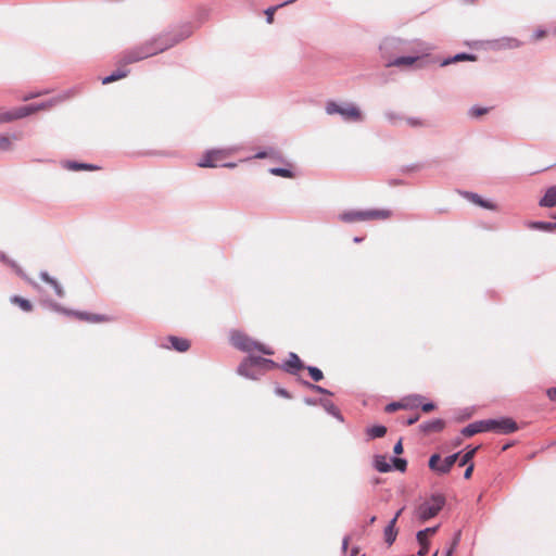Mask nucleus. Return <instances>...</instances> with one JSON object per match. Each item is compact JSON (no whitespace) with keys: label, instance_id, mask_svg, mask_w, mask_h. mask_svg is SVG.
<instances>
[{"label":"nucleus","instance_id":"23","mask_svg":"<svg viewBox=\"0 0 556 556\" xmlns=\"http://www.w3.org/2000/svg\"><path fill=\"white\" fill-rule=\"evenodd\" d=\"M539 205L542 207H555L556 206V185L547 188L545 194L540 200Z\"/></svg>","mask_w":556,"mask_h":556},{"label":"nucleus","instance_id":"58","mask_svg":"<svg viewBox=\"0 0 556 556\" xmlns=\"http://www.w3.org/2000/svg\"><path fill=\"white\" fill-rule=\"evenodd\" d=\"M10 260L11 258H9L4 253H0V261L8 264V261H10Z\"/></svg>","mask_w":556,"mask_h":556},{"label":"nucleus","instance_id":"3","mask_svg":"<svg viewBox=\"0 0 556 556\" xmlns=\"http://www.w3.org/2000/svg\"><path fill=\"white\" fill-rule=\"evenodd\" d=\"M325 113L329 116L339 115L343 122L359 123L364 116L357 104L349 101L328 100L325 103Z\"/></svg>","mask_w":556,"mask_h":556},{"label":"nucleus","instance_id":"61","mask_svg":"<svg viewBox=\"0 0 556 556\" xmlns=\"http://www.w3.org/2000/svg\"><path fill=\"white\" fill-rule=\"evenodd\" d=\"M375 520H376V517H375V516H372V517L369 519V523L375 522Z\"/></svg>","mask_w":556,"mask_h":556},{"label":"nucleus","instance_id":"42","mask_svg":"<svg viewBox=\"0 0 556 556\" xmlns=\"http://www.w3.org/2000/svg\"><path fill=\"white\" fill-rule=\"evenodd\" d=\"M50 286L54 289V292L59 298H63L65 295V291H64L63 287L56 279L51 281Z\"/></svg>","mask_w":556,"mask_h":556},{"label":"nucleus","instance_id":"26","mask_svg":"<svg viewBox=\"0 0 556 556\" xmlns=\"http://www.w3.org/2000/svg\"><path fill=\"white\" fill-rule=\"evenodd\" d=\"M170 348L177 352H186L190 348V343L187 339L170 336L168 337Z\"/></svg>","mask_w":556,"mask_h":556},{"label":"nucleus","instance_id":"51","mask_svg":"<svg viewBox=\"0 0 556 556\" xmlns=\"http://www.w3.org/2000/svg\"><path fill=\"white\" fill-rule=\"evenodd\" d=\"M393 452L394 454L396 455H400L403 453V444H402V440L397 441L393 447Z\"/></svg>","mask_w":556,"mask_h":556},{"label":"nucleus","instance_id":"2","mask_svg":"<svg viewBox=\"0 0 556 556\" xmlns=\"http://www.w3.org/2000/svg\"><path fill=\"white\" fill-rule=\"evenodd\" d=\"M277 367L269 358L249 355L240 363L237 374L251 380H257L266 370Z\"/></svg>","mask_w":556,"mask_h":556},{"label":"nucleus","instance_id":"49","mask_svg":"<svg viewBox=\"0 0 556 556\" xmlns=\"http://www.w3.org/2000/svg\"><path fill=\"white\" fill-rule=\"evenodd\" d=\"M39 276H40V278H41L45 282H47V283H49V285H51V281H53V280L55 279V278L51 277L47 271H41V273L39 274Z\"/></svg>","mask_w":556,"mask_h":556},{"label":"nucleus","instance_id":"28","mask_svg":"<svg viewBox=\"0 0 556 556\" xmlns=\"http://www.w3.org/2000/svg\"><path fill=\"white\" fill-rule=\"evenodd\" d=\"M460 61H476V55L469 54V53H457L454 56L444 59L440 65L441 66H447L450 64L460 62Z\"/></svg>","mask_w":556,"mask_h":556},{"label":"nucleus","instance_id":"43","mask_svg":"<svg viewBox=\"0 0 556 556\" xmlns=\"http://www.w3.org/2000/svg\"><path fill=\"white\" fill-rule=\"evenodd\" d=\"M8 265H9L12 269H14V270H15V273H16L18 276H21V277H25V275H24V273H23L22 268L18 266V264H17L15 261H13V260L8 261Z\"/></svg>","mask_w":556,"mask_h":556},{"label":"nucleus","instance_id":"31","mask_svg":"<svg viewBox=\"0 0 556 556\" xmlns=\"http://www.w3.org/2000/svg\"><path fill=\"white\" fill-rule=\"evenodd\" d=\"M528 227L535 230L553 231L556 230V223L549 222H530Z\"/></svg>","mask_w":556,"mask_h":556},{"label":"nucleus","instance_id":"38","mask_svg":"<svg viewBox=\"0 0 556 556\" xmlns=\"http://www.w3.org/2000/svg\"><path fill=\"white\" fill-rule=\"evenodd\" d=\"M311 376V378L314 380V381H320L324 379V374L323 371L318 368V367H315V366H307L305 367Z\"/></svg>","mask_w":556,"mask_h":556},{"label":"nucleus","instance_id":"41","mask_svg":"<svg viewBox=\"0 0 556 556\" xmlns=\"http://www.w3.org/2000/svg\"><path fill=\"white\" fill-rule=\"evenodd\" d=\"M478 447H472L470 450H468L460 458L459 460V466H465L466 464H468L472 457L475 456L476 452H477Z\"/></svg>","mask_w":556,"mask_h":556},{"label":"nucleus","instance_id":"8","mask_svg":"<svg viewBox=\"0 0 556 556\" xmlns=\"http://www.w3.org/2000/svg\"><path fill=\"white\" fill-rule=\"evenodd\" d=\"M445 498L442 494H432L429 500L419 505V521L434 517L444 506Z\"/></svg>","mask_w":556,"mask_h":556},{"label":"nucleus","instance_id":"46","mask_svg":"<svg viewBox=\"0 0 556 556\" xmlns=\"http://www.w3.org/2000/svg\"><path fill=\"white\" fill-rule=\"evenodd\" d=\"M275 393L278 395V396H281V397H285V399H291V394L289 393V391H287L286 389L281 388V387H277L275 389Z\"/></svg>","mask_w":556,"mask_h":556},{"label":"nucleus","instance_id":"62","mask_svg":"<svg viewBox=\"0 0 556 556\" xmlns=\"http://www.w3.org/2000/svg\"><path fill=\"white\" fill-rule=\"evenodd\" d=\"M468 417H470V412H468V413L466 414V416H465V418H468Z\"/></svg>","mask_w":556,"mask_h":556},{"label":"nucleus","instance_id":"27","mask_svg":"<svg viewBox=\"0 0 556 556\" xmlns=\"http://www.w3.org/2000/svg\"><path fill=\"white\" fill-rule=\"evenodd\" d=\"M374 467L379 472H389L392 469V465L386 455H376L374 457Z\"/></svg>","mask_w":556,"mask_h":556},{"label":"nucleus","instance_id":"44","mask_svg":"<svg viewBox=\"0 0 556 556\" xmlns=\"http://www.w3.org/2000/svg\"><path fill=\"white\" fill-rule=\"evenodd\" d=\"M273 154H275V150L274 149H269L267 151H258L254 157L255 159H266L268 156H271Z\"/></svg>","mask_w":556,"mask_h":556},{"label":"nucleus","instance_id":"52","mask_svg":"<svg viewBox=\"0 0 556 556\" xmlns=\"http://www.w3.org/2000/svg\"><path fill=\"white\" fill-rule=\"evenodd\" d=\"M304 403L308 406H315V405H319V400L317 399H313V397H305L304 400Z\"/></svg>","mask_w":556,"mask_h":556},{"label":"nucleus","instance_id":"4","mask_svg":"<svg viewBox=\"0 0 556 556\" xmlns=\"http://www.w3.org/2000/svg\"><path fill=\"white\" fill-rule=\"evenodd\" d=\"M392 212L387 208L349 210L339 214V219L346 224L368 220H384L390 218Z\"/></svg>","mask_w":556,"mask_h":556},{"label":"nucleus","instance_id":"24","mask_svg":"<svg viewBox=\"0 0 556 556\" xmlns=\"http://www.w3.org/2000/svg\"><path fill=\"white\" fill-rule=\"evenodd\" d=\"M400 514H401V510H399V511L396 513V515L394 516V518H392V519L389 521L388 526L384 528V540H386V542H387L389 545H391V544L395 541V539H396V533H395V531H394V527H395V522H396V519H397V517L400 516Z\"/></svg>","mask_w":556,"mask_h":556},{"label":"nucleus","instance_id":"12","mask_svg":"<svg viewBox=\"0 0 556 556\" xmlns=\"http://www.w3.org/2000/svg\"><path fill=\"white\" fill-rule=\"evenodd\" d=\"M146 59L148 58L143 52L142 46L138 45L134 48L127 49L124 52H122L118 58V64L126 66L128 64L137 63Z\"/></svg>","mask_w":556,"mask_h":556},{"label":"nucleus","instance_id":"50","mask_svg":"<svg viewBox=\"0 0 556 556\" xmlns=\"http://www.w3.org/2000/svg\"><path fill=\"white\" fill-rule=\"evenodd\" d=\"M546 35V31L544 29H536L534 33H533V39L534 40H540L542 39L543 37H545Z\"/></svg>","mask_w":556,"mask_h":556},{"label":"nucleus","instance_id":"35","mask_svg":"<svg viewBox=\"0 0 556 556\" xmlns=\"http://www.w3.org/2000/svg\"><path fill=\"white\" fill-rule=\"evenodd\" d=\"M302 384L304 387L308 388L309 390L315 391L317 393L332 395V392H330L329 390H327V389H325V388H323L320 386L314 384V383H312L309 381L303 380Z\"/></svg>","mask_w":556,"mask_h":556},{"label":"nucleus","instance_id":"19","mask_svg":"<svg viewBox=\"0 0 556 556\" xmlns=\"http://www.w3.org/2000/svg\"><path fill=\"white\" fill-rule=\"evenodd\" d=\"M62 167L67 170H72V172L101 169V167L96 164L70 161V160L62 162Z\"/></svg>","mask_w":556,"mask_h":556},{"label":"nucleus","instance_id":"7","mask_svg":"<svg viewBox=\"0 0 556 556\" xmlns=\"http://www.w3.org/2000/svg\"><path fill=\"white\" fill-rule=\"evenodd\" d=\"M192 29L189 25H184L175 30L164 31L155 36L159 39V47H166V50L189 38Z\"/></svg>","mask_w":556,"mask_h":556},{"label":"nucleus","instance_id":"32","mask_svg":"<svg viewBox=\"0 0 556 556\" xmlns=\"http://www.w3.org/2000/svg\"><path fill=\"white\" fill-rule=\"evenodd\" d=\"M366 433L370 439L382 438L387 433V427L382 425H375L367 428Z\"/></svg>","mask_w":556,"mask_h":556},{"label":"nucleus","instance_id":"54","mask_svg":"<svg viewBox=\"0 0 556 556\" xmlns=\"http://www.w3.org/2000/svg\"><path fill=\"white\" fill-rule=\"evenodd\" d=\"M472 471H473V465L471 464V465H469V466L467 467V469L465 470V472H464V478H465V479H469V478L471 477V475H472Z\"/></svg>","mask_w":556,"mask_h":556},{"label":"nucleus","instance_id":"56","mask_svg":"<svg viewBox=\"0 0 556 556\" xmlns=\"http://www.w3.org/2000/svg\"><path fill=\"white\" fill-rule=\"evenodd\" d=\"M348 545H349V538H348V536H345V538L343 539V541H342V551H343V553H346V551H348Z\"/></svg>","mask_w":556,"mask_h":556},{"label":"nucleus","instance_id":"25","mask_svg":"<svg viewBox=\"0 0 556 556\" xmlns=\"http://www.w3.org/2000/svg\"><path fill=\"white\" fill-rule=\"evenodd\" d=\"M319 405H321L324 407V409L329 414L331 415L332 417H334L336 419H338L339 421H343V416L342 414L340 413V410L338 409V407L329 400H325V399H319Z\"/></svg>","mask_w":556,"mask_h":556},{"label":"nucleus","instance_id":"33","mask_svg":"<svg viewBox=\"0 0 556 556\" xmlns=\"http://www.w3.org/2000/svg\"><path fill=\"white\" fill-rule=\"evenodd\" d=\"M268 172L274 176H279L283 178H292L294 176L291 169L285 167H271L268 169Z\"/></svg>","mask_w":556,"mask_h":556},{"label":"nucleus","instance_id":"29","mask_svg":"<svg viewBox=\"0 0 556 556\" xmlns=\"http://www.w3.org/2000/svg\"><path fill=\"white\" fill-rule=\"evenodd\" d=\"M10 302L12 304L17 305L24 312H30L33 309V304L30 303V301L22 296L12 295L10 298Z\"/></svg>","mask_w":556,"mask_h":556},{"label":"nucleus","instance_id":"45","mask_svg":"<svg viewBox=\"0 0 556 556\" xmlns=\"http://www.w3.org/2000/svg\"><path fill=\"white\" fill-rule=\"evenodd\" d=\"M401 405H402V404H401L400 402H397V401H396V402H392V403H389V404L386 406V408H384V409H386V412H388V413H392V412H395V410L400 409V408H401Z\"/></svg>","mask_w":556,"mask_h":556},{"label":"nucleus","instance_id":"40","mask_svg":"<svg viewBox=\"0 0 556 556\" xmlns=\"http://www.w3.org/2000/svg\"><path fill=\"white\" fill-rule=\"evenodd\" d=\"M488 111L489 110L486 108L475 105V106L469 109L468 114H469L470 117H480V116L486 114Z\"/></svg>","mask_w":556,"mask_h":556},{"label":"nucleus","instance_id":"48","mask_svg":"<svg viewBox=\"0 0 556 556\" xmlns=\"http://www.w3.org/2000/svg\"><path fill=\"white\" fill-rule=\"evenodd\" d=\"M402 422L406 425H413L417 422V412H413L406 419H403Z\"/></svg>","mask_w":556,"mask_h":556},{"label":"nucleus","instance_id":"14","mask_svg":"<svg viewBox=\"0 0 556 556\" xmlns=\"http://www.w3.org/2000/svg\"><path fill=\"white\" fill-rule=\"evenodd\" d=\"M281 368L290 375H296V372L305 368V366L296 353L290 352L288 359L281 365Z\"/></svg>","mask_w":556,"mask_h":556},{"label":"nucleus","instance_id":"57","mask_svg":"<svg viewBox=\"0 0 556 556\" xmlns=\"http://www.w3.org/2000/svg\"><path fill=\"white\" fill-rule=\"evenodd\" d=\"M459 538H460V532H458L454 539V542H453V546L448 549L451 551V553L453 552V548L457 545L458 541H459Z\"/></svg>","mask_w":556,"mask_h":556},{"label":"nucleus","instance_id":"20","mask_svg":"<svg viewBox=\"0 0 556 556\" xmlns=\"http://www.w3.org/2000/svg\"><path fill=\"white\" fill-rule=\"evenodd\" d=\"M143 48V52L146 53L147 58L156 55L159 53H162L166 51V47H159V39L154 37L148 39L147 41L141 43Z\"/></svg>","mask_w":556,"mask_h":556},{"label":"nucleus","instance_id":"10","mask_svg":"<svg viewBox=\"0 0 556 556\" xmlns=\"http://www.w3.org/2000/svg\"><path fill=\"white\" fill-rule=\"evenodd\" d=\"M458 457L459 453L452 454L444 459H442L439 454H433L429 459V468L438 475L447 473L457 462Z\"/></svg>","mask_w":556,"mask_h":556},{"label":"nucleus","instance_id":"9","mask_svg":"<svg viewBox=\"0 0 556 556\" xmlns=\"http://www.w3.org/2000/svg\"><path fill=\"white\" fill-rule=\"evenodd\" d=\"M235 152V149H212L207 150L201 160L198 161L197 165L202 168H215L217 167V162L229 156Z\"/></svg>","mask_w":556,"mask_h":556},{"label":"nucleus","instance_id":"47","mask_svg":"<svg viewBox=\"0 0 556 556\" xmlns=\"http://www.w3.org/2000/svg\"><path fill=\"white\" fill-rule=\"evenodd\" d=\"M419 405H420L421 410L425 412V413H429V412H431L432 409L435 408V405L432 402L421 403L419 401Z\"/></svg>","mask_w":556,"mask_h":556},{"label":"nucleus","instance_id":"37","mask_svg":"<svg viewBox=\"0 0 556 556\" xmlns=\"http://www.w3.org/2000/svg\"><path fill=\"white\" fill-rule=\"evenodd\" d=\"M392 467L401 472L405 471L407 462L401 457H391Z\"/></svg>","mask_w":556,"mask_h":556},{"label":"nucleus","instance_id":"63","mask_svg":"<svg viewBox=\"0 0 556 556\" xmlns=\"http://www.w3.org/2000/svg\"><path fill=\"white\" fill-rule=\"evenodd\" d=\"M445 556H451V551H447Z\"/></svg>","mask_w":556,"mask_h":556},{"label":"nucleus","instance_id":"53","mask_svg":"<svg viewBox=\"0 0 556 556\" xmlns=\"http://www.w3.org/2000/svg\"><path fill=\"white\" fill-rule=\"evenodd\" d=\"M546 394H547L549 400L556 401V388L547 389Z\"/></svg>","mask_w":556,"mask_h":556},{"label":"nucleus","instance_id":"60","mask_svg":"<svg viewBox=\"0 0 556 556\" xmlns=\"http://www.w3.org/2000/svg\"><path fill=\"white\" fill-rule=\"evenodd\" d=\"M225 167L233 168L236 167V163H226L224 164Z\"/></svg>","mask_w":556,"mask_h":556},{"label":"nucleus","instance_id":"18","mask_svg":"<svg viewBox=\"0 0 556 556\" xmlns=\"http://www.w3.org/2000/svg\"><path fill=\"white\" fill-rule=\"evenodd\" d=\"M445 427V421L441 418L424 421L419 425V432L431 434L441 432Z\"/></svg>","mask_w":556,"mask_h":556},{"label":"nucleus","instance_id":"30","mask_svg":"<svg viewBox=\"0 0 556 556\" xmlns=\"http://www.w3.org/2000/svg\"><path fill=\"white\" fill-rule=\"evenodd\" d=\"M129 71L128 70H125V68H118L116 71H114L113 73H111L109 76H105L103 79H102V84L103 85H108V84H111L113 81H116L121 78H124L128 75Z\"/></svg>","mask_w":556,"mask_h":556},{"label":"nucleus","instance_id":"6","mask_svg":"<svg viewBox=\"0 0 556 556\" xmlns=\"http://www.w3.org/2000/svg\"><path fill=\"white\" fill-rule=\"evenodd\" d=\"M56 100H50L37 104H27L10 111L0 112V125L12 123L14 121L27 117L33 113L50 108L56 103Z\"/></svg>","mask_w":556,"mask_h":556},{"label":"nucleus","instance_id":"22","mask_svg":"<svg viewBox=\"0 0 556 556\" xmlns=\"http://www.w3.org/2000/svg\"><path fill=\"white\" fill-rule=\"evenodd\" d=\"M439 526L419 529V556H422L428 549L427 538L430 534H433L438 530Z\"/></svg>","mask_w":556,"mask_h":556},{"label":"nucleus","instance_id":"39","mask_svg":"<svg viewBox=\"0 0 556 556\" xmlns=\"http://www.w3.org/2000/svg\"><path fill=\"white\" fill-rule=\"evenodd\" d=\"M295 0H288V1H285L283 3L279 4V5H276V7H270L268 9H266L265 11V15H266V21L267 23H271L273 22V18H274V13L275 11L280 8V7H283V5H287L289 3H292L294 2Z\"/></svg>","mask_w":556,"mask_h":556},{"label":"nucleus","instance_id":"17","mask_svg":"<svg viewBox=\"0 0 556 556\" xmlns=\"http://www.w3.org/2000/svg\"><path fill=\"white\" fill-rule=\"evenodd\" d=\"M22 132L0 134V153L14 150V141L22 138Z\"/></svg>","mask_w":556,"mask_h":556},{"label":"nucleus","instance_id":"64","mask_svg":"<svg viewBox=\"0 0 556 556\" xmlns=\"http://www.w3.org/2000/svg\"><path fill=\"white\" fill-rule=\"evenodd\" d=\"M410 556H416V555H410Z\"/></svg>","mask_w":556,"mask_h":556},{"label":"nucleus","instance_id":"13","mask_svg":"<svg viewBox=\"0 0 556 556\" xmlns=\"http://www.w3.org/2000/svg\"><path fill=\"white\" fill-rule=\"evenodd\" d=\"M489 421L490 431L496 433L509 434L518 429L517 424L511 418L489 419Z\"/></svg>","mask_w":556,"mask_h":556},{"label":"nucleus","instance_id":"11","mask_svg":"<svg viewBox=\"0 0 556 556\" xmlns=\"http://www.w3.org/2000/svg\"><path fill=\"white\" fill-rule=\"evenodd\" d=\"M48 306L50 307V309H52L54 312L62 313V314L68 315V316H76L80 320H87L90 323H100L105 319L104 316L99 315V314H88L85 312H76V311L64 308L59 303L53 302V301H49Z\"/></svg>","mask_w":556,"mask_h":556},{"label":"nucleus","instance_id":"55","mask_svg":"<svg viewBox=\"0 0 556 556\" xmlns=\"http://www.w3.org/2000/svg\"><path fill=\"white\" fill-rule=\"evenodd\" d=\"M404 121L412 127H416L417 126V118L416 117H407V118H404Z\"/></svg>","mask_w":556,"mask_h":556},{"label":"nucleus","instance_id":"5","mask_svg":"<svg viewBox=\"0 0 556 556\" xmlns=\"http://www.w3.org/2000/svg\"><path fill=\"white\" fill-rule=\"evenodd\" d=\"M229 341L233 348L241 352L249 353L251 355V352L257 351L264 355H273L274 351L264 345L261 342L255 341L251 337H249L247 333L240 331V330H231L229 336Z\"/></svg>","mask_w":556,"mask_h":556},{"label":"nucleus","instance_id":"1","mask_svg":"<svg viewBox=\"0 0 556 556\" xmlns=\"http://www.w3.org/2000/svg\"><path fill=\"white\" fill-rule=\"evenodd\" d=\"M379 58L386 68L409 72L417 67V49L414 41L386 37L379 45Z\"/></svg>","mask_w":556,"mask_h":556},{"label":"nucleus","instance_id":"36","mask_svg":"<svg viewBox=\"0 0 556 556\" xmlns=\"http://www.w3.org/2000/svg\"><path fill=\"white\" fill-rule=\"evenodd\" d=\"M402 405H401V408H415L417 407V395H412L409 397H405V399H402L401 401H399Z\"/></svg>","mask_w":556,"mask_h":556},{"label":"nucleus","instance_id":"16","mask_svg":"<svg viewBox=\"0 0 556 556\" xmlns=\"http://www.w3.org/2000/svg\"><path fill=\"white\" fill-rule=\"evenodd\" d=\"M492 48L497 50L518 49L522 46V41L514 37H502L492 41Z\"/></svg>","mask_w":556,"mask_h":556},{"label":"nucleus","instance_id":"34","mask_svg":"<svg viewBox=\"0 0 556 556\" xmlns=\"http://www.w3.org/2000/svg\"><path fill=\"white\" fill-rule=\"evenodd\" d=\"M384 118L393 126H397L402 121H404V117L392 111L384 112Z\"/></svg>","mask_w":556,"mask_h":556},{"label":"nucleus","instance_id":"21","mask_svg":"<svg viewBox=\"0 0 556 556\" xmlns=\"http://www.w3.org/2000/svg\"><path fill=\"white\" fill-rule=\"evenodd\" d=\"M464 198L467 199L469 202L478 205V206H481L483 208H486V210H495L496 206L495 204H493L492 202L490 201H486V200H483L479 194L477 193H473V192H464L463 193Z\"/></svg>","mask_w":556,"mask_h":556},{"label":"nucleus","instance_id":"59","mask_svg":"<svg viewBox=\"0 0 556 556\" xmlns=\"http://www.w3.org/2000/svg\"><path fill=\"white\" fill-rule=\"evenodd\" d=\"M363 239H364V238H362V237H354L353 241H354L355 243H359V242H362V241H363Z\"/></svg>","mask_w":556,"mask_h":556},{"label":"nucleus","instance_id":"15","mask_svg":"<svg viewBox=\"0 0 556 556\" xmlns=\"http://www.w3.org/2000/svg\"><path fill=\"white\" fill-rule=\"evenodd\" d=\"M488 431H490V421H489V419H486V420H479V421H475L472 424H469L468 426L463 428L462 434L464 437H472V435H475L477 433L488 432Z\"/></svg>","mask_w":556,"mask_h":556}]
</instances>
